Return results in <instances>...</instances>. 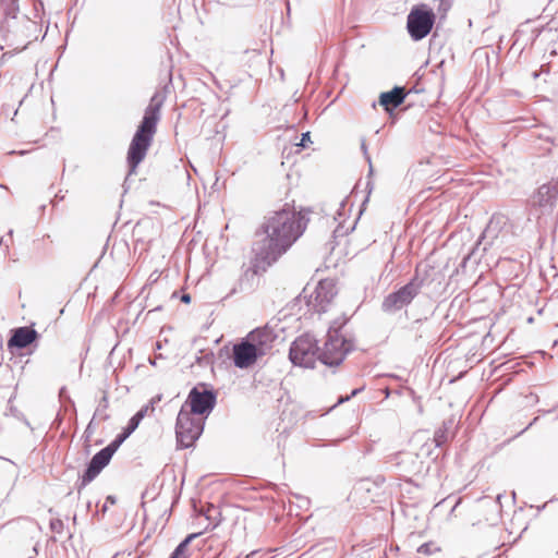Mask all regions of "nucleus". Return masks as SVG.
I'll return each mask as SVG.
<instances>
[{
    "instance_id": "obj_1",
    "label": "nucleus",
    "mask_w": 558,
    "mask_h": 558,
    "mask_svg": "<svg viewBox=\"0 0 558 558\" xmlns=\"http://www.w3.org/2000/svg\"><path fill=\"white\" fill-rule=\"evenodd\" d=\"M307 220L294 207L286 204L281 209L274 210L265 217L262 225V236L253 244L254 274L265 271L303 234Z\"/></svg>"
},
{
    "instance_id": "obj_2",
    "label": "nucleus",
    "mask_w": 558,
    "mask_h": 558,
    "mask_svg": "<svg viewBox=\"0 0 558 558\" xmlns=\"http://www.w3.org/2000/svg\"><path fill=\"white\" fill-rule=\"evenodd\" d=\"M349 317L341 316L330 324L324 347L319 352V361L324 365L338 366L349 353L355 350V337L347 327Z\"/></svg>"
},
{
    "instance_id": "obj_3",
    "label": "nucleus",
    "mask_w": 558,
    "mask_h": 558,
    "mask_svg": "<svg viewBox=\"0 0 558 558\" xmlns=\"http://www.w3.org/2000/svg\"><path fill=\"white\" fill-rule=\"evenodd\" d=\"M161 105L162 100L159 99L157 95L151 97L143 120L131 141L128 151V162L133 170L144 160L151 145L157 130V123L160 119Z\"/></svg>"
},
{
    "instance_id": "obj_4",
    "label": "nucleus",
    "mask_w": 558,
    "mask_h": 558,
    "mask_svg": "<svg viewBox=\"0 0 558 558\" xmlns=\"http://www.w3.org/2000/svg\"><path fill=\"white\" fill-rule=\"evenodd\" d=\"M205 417L190 413L185 409H180L177 423L175 436L177 442L181 448H190L199 438L204 430Z\"/></svg>"
},
{
    "instance_id": "obj_5",
    "label": "nucleus",
    "mask_w": 558,
    "mask_h": 558,
    "mask_svg": "<svg viewBox=\"0 0 558 558\" xmlns=\"http://www.w3.org/2000/svg\"><path fill=\"white\" fill-rule=\"evenodd\" d=\"M424 283L416 270L414 277L397 291L386 295L381 302V310L385 313L393 314L411 304L415 296L420 293Z\"/></svg>"
},
{
    "instance_id": "obj_6",
    "label": "nucleus",
    "mask_w": 558,
    "mask_h": 558,
    "mask_svg": "<svg viewBox=\"0 0 558 558\" xmlns=\"http://www.w3.org/2000/svg\"><path fill=\"white\" fill-rule=\"evenodd\" d=\"M319 352L316 339L305 333L291 343L289 359L295 366L313 368L316 361L319 360Z\"/></svg>"
},
{
    "instance_id": "obj_7",
    "label": "nucleus",
    "mask_w": 558,
    "mask_h": 558,
    "mask_svg": "<svg viewBox=\"0 0 558 558\" xmlns=\"http://www.w3.org/2000/svg\"><path fill=\"white\" fill-rule=\"evenodd\" d=\"M435 15L425 5L414 8L408 15L407 27L411 37L415 40L426 37L433 28Z\"/></svg>"
},
{
    "instance_id": "obj_8",
    "label": "nucleus",
    "mask_w": 558,
    "mask_h": 558,
    "mask_svg": "<svg viewBox=\"0 0 558 558\" xmlns=\"http://www.w3.org/2000/svg\"><path fill=\"white\" fill-rule=\"evenodd\" d=\"M216 404V395L213 390L198 389L194 387L189 392L186 401L182 404V409L187 410L201 417L207 418Z\"/></svg>"
},
{
    "instance_id": "obj_9",
    "label": "nucleus",
    "mask_w": 558,
    "mask_h": 558,
    "mask_svg": "<svg viewBox=\"0 0 558 558\" xmlns=\"http://www.w3.org/2000/svg\"><path fill=\"white\" fill-rule=\"evenodd\" d=\"M337 293L336 283L332 279L320 280L314 293L310 296L308 306L319 314L325 313Z\"/></svg>"
},
{
    "instance_id": "obj_10",
    "label": "nucleus",
    "mask_w": 558,
    "mask_h": 558,
    "mask_svg": "<svg viewBox=\"0 0 558 558\" xmlns=\"http://www.w3.org/2000/svg\"><path fill=\"white\" fill-rule=\"evenodd\" d=\"M259 356L262 355L247 339L233 347V362L238 368H248Z\"/></svg>"
},
{
    "instance_id": "obj_11",
    "label": "nucleus",
    "mask_w": 558,
    "mask_h": 558,
    "mask_svg": "<svg viewBox=\"0 0 558 558\" xmlns=\"http://www.w3.org/2000/svg\"><path fill=\"white\" fill-rule=\"evenodd\" d=\"M262 356L267 354L277 339L274 329L265 326L251 331L246 338Z\"/></svg>"
},
{
    "instance_id": "obj_12",
    "label": "nucleus",
    "mask_w": 558,
    "mask_h": 558,
    "mask_svg": "<svg viewBox=\"0 0 558 558\" xmlns=\"http://www.w3.org/2000/svg\"><path fill=\"white\" fill-rule=\"evenodd\" d=\"M111 458L109 452H104L102 450L98 451L89 461L82 478L81 485L78 487V492L94 481L98 474L109 464Z\"/></svg>"
},
{
    "instance_id": "obj_13",
    "label": "nucleus",
    "mask_w": 558,
    "mask_h": 558,
    "mask_svg": "<svg viewBox=\"0 0 558 558\" xmlns=\"http://www.w3.org/2000/svg\"><path fill=\"white\" fill-rule=\"evenodd\" d=\"M386 462L403 473H413L416 470V456L412 452L401 451L387 457Z\"/></svg>"
},
{
    "instance_id": "obj_14",
    "label": "nucleus",
    "mask_w": 558,
    "mask_h": 558,
    "mask_svg": "<svg viewBox=\"0 0 558 558\" xmlns=\"http://www.w3.org/2000/svg\"><path fill=\"white\" fill-rule=\"evenodd\" d=\"M38 337L37 331L32 327H19L12 330V336L8 341L9 348L25 349L32 344Z\"/></svg>"
},
{
    "instance_id": "obj_15",
    "label": "nucleus",
    "mask_w": 558,
    "mask_h": 558,
    "mask_svg": "<svg viewBox=\"0 0 558 558\" xmlns=\"http://www.w3.org/2000/svg\"><path fill=\"white\" fill-rule=\"evenodd\" d=\"M407 96L404 87L396 86L389 92H384L379 96V104L386 111H390L400 106Z\"/></svg>"
},
{
    "instance_id": "obj_16",
    "label": "nucleus",
    "mask_w": 558,
    "mask_h": 558,
    "mask_svg": "<svg viewBox=\"0 0 558 558\" xmlns=\"http://www.w3.org/2000/svg\"><path fill=\"white\" fill-rule=\"evenodd\" d=\"M473 59L475 61V66L480 70H492L498 64V54L494 50H488L486 48H481L474 51Z\"/></svg>"
},
{
    "instance_id": "obj_17",
    "label": "nucleus",
    "mask_w": 558,
    "mask_h": 558,
    "mask_svg": "<svg viewBox=\"0 0 558 558\" xmlns=\"http://www.w3.org/2000/svg\"><path fill=\"white\" fill-rule=\"evenodd\" d=\"M506 223L504 216H493L485 228L481 239L482 240H489L488 244L493 245L494 240L498 238V234L502 228V226Z\"/></svg>"
},
{
    "instance_id": "obj_18",
    "label": "nucleus",
    "mask_w": 558,
    "mask_h": 558,
    "mask_svg": "<svg viewBox=\"0 0 558 558\" xmlns=\"http://www.w3.org/2000/svg\"><path fill=\"white\" fill-rule=\"evenodd\" d=\"M198 536V533L190 534L185 539H183L172 551V555L178 558L186 557L185 551L187 549L189 544L192 539Z\"/></svg>"
},
{
    "instance_id": "obj_19",
    "label": "nucleus",
    "mask_w": 558,
    "mask_h": 558,
    "mask_svg": "<svg viewBox=\"0 0 558 558\" xmlns=\"http://www.w3.org/2000/svg\"><path fill=\"white\" fill-rule=\"evenodd\" d=\"M447 432H448V427L446 424H444V426L441 428H439L435 432L433 440H434L436 447H440L448 440Z\"/></svg>"
},
{
    "instance_id": "obj_20",
    "label": "nucleus",
    "mask_w": 558,
    "mask_h": 558,
    "mask_svg": "<svg viewBox=\"0 0 558 558\" xmlns=\"http://www.w3.org/2000/svg\"><path fill=\"white\" fill-rule=\"evenodd\" d=\"M149 410V405H145L136 414H134L131 418H130V422L132 423V426H136V428L138 427L141 421L145 417V415L147 414Z\"/></svg>"
},
{
    "instance_id": "obj_21",
    "label": "nucleus",
    "mask_w": 558,
    "mask_h": 558,
    "mask_svg": "<svg viewBox=\"0 0 558 558\" xmlns=\"http://www.w3.org/2000/svg\"><path fill=\"white\" fill-rule=\"evenodd\" d=\"M438 550H439V548L436 547L435 544H433V543H425L417 548L418 554H423V555H427V556L432 555L433 553L438 551Z\"/></svg>"
},
{
    "instance_id": "obj_22",
    "label": "nucleus",
    "mask_w": 558,
    "mask_h": 558,
    "mask_svg": "<svg viewBox=\"0 0 558 558\" xmlns=\"http://www.w3.org/2000/svg\"><path fill=\"white\" fill-rule=\"evenodd\" d=\"M121 441H119L117 438L112 440L107 447L102 448L101 450L104 452H109L110 458L114 454V452L118 450V448L121 446Z\"/></svg>"
},
{
    "instance_id": "obj_23",
    "label": "nucleus",
    "mask_w": 558,
    "mask_h": 558,
    "mask_svg": "<svg viewBox=\"0 0 558 558\" xmlns=\"http://www.w3.org/2000/svg\"><path fill=\"white\" fill-rule=\"evenodd\" d=\"M121 441H119L117 438L112 440L107 447L102 448L101 450L104 452H109L110 458L114 454V452L118 450V448L121 446Z\"/></svg>"
},
{
    "instance_id": "obj_24",
    "label": "nucleus",
    "mask_w": 558,
    "mask_h": 558,
    "mask_svg": "<svg viewBox=\"0 0 558 558\" xmlns=\"http://www.w3.org/2000/svg\"><path fill=\"white\" fill-rule=\"evenodd\" d=\"M308 142H311V133L310 132H305V133L302 134L301 141L296 145L301 146V147H306Z\"/></svg>"
},
{
    "instance_id": "obj_25",
    "label": "nucleus",
    "mask_w": 558,
    "mask_h": 558,
    "mask_svg": "<svg viewBox=\"0 0 558 558\" xmlns=\"http://www.w3.org/2000/svg\"><path fill=\"white\" fill-rule=\"evenodd\" d=\"M50 526H51L52 531H54L57 533H61V531L63 529V523L61 520H54V521H51Z\"/></svg>"
},
{
    "instance_id": "obj_26",
    "label": "nucleus",
    "mask_w": 558,
    "mask_h": 558,
    "mask_svg": "<svg viewBox=\"0 0 558 558\" xmlns=\"http://www.w3.org/2000/svg\"><path fill=\"white\" fill-rule=\"evenodd\" d=\"M361 148L363 150V154H364V157L366 159V161L368 162L369 165V171L372 172V162H371V156L368 155L367 153V147H366V143L365 141L363 140L362 143H361Z\"/></svg>"
},
{
    "instance_id": "obj_27",
    "label": "nucleus",
    "mask_w": 558,
    "mask_h": 558,
    "mask_svg": "<svg viewBox=\"0 0 558 558\" xmlns=\"http://www.w3.org/2000/svg\"><path fill=\"white\" fill-rule=\"evenodd\" d=\"M363 390V388H356V389H353L351 395L350 396H347V397H340L339 400H338V403H343L348 400H350V398L356 396L357 393H360L361 391Z\"/></svg>"
},
{
    "instance_id": "obj_28",
    "label": "nucleus",
    "mask_w": 558,
    "mask_h": 558,
    "mask_svg": "<svg viewBox=\"0 0 558 558\" xmlns=\"http://www.w3.org/2000/svg\"><path fill=\"white\" fill-rule=\"evenodd\" d=\"M135 429L136 426H132V423L129 421L128 426L123 433L126 435V437H129Z\"/></svg>"
},
{
    "instance_id": "obj_29",
    "label": "nucleus",
    "mask_w": 558,
    "mask_h": 558,
    "mask_svg": "<svg viewBox=\"0 0 558 558\" xmlns=\"http://www.w3.org/2000/svg\"><path fill=\"white\" fill-rule=\"evenodd\" d=\"M160 399H161V397H160V396H157V397H155V398H153V399H151L150 404H148V405H149V409H150L151 411H154V409H155V403H156V402H159V401H160Z\"/></svg>"
},
{
    "instance_id": "obj_30",
    "label": "nucleus",
    "mask_w": 558,
    "mask_h": 558,
    "mask_svg": "<svg viewBox=\"0 0 558 558\" xmlns=\"http://www.w3.org/2000/svg\"><path fill=\"white\" fill-rule=\"evenodd\" d=\"M213 512H217V509H216L214 506H211V507L208 509V511H207V513H206L207 519H209V520H210V519H214V514H213Z\"/></svg>"
},
{
    "instance_id": "obj_31",
    "label": "nucleus",
    "mask_w": 558,
    "mask_h": 558,
    "mask_svg": "<svg viewBox=\"0 0 558 558\" xmlns=\"http://www.w3.org/2000/svg\"><path fill=\"white\" fill-rule=\"evenodd\" d=\"M242 286H243V279H241L240 282H239V289L238 288H233L231 293H235L238 291H243V287Z\"/></svg>"
},
{
    "instance_id": "obj_32",
    "label": "nucleus",
    "mask_w": 558,
    "mask_h": 558,
    "mask_svg": "<svg viewBox=\"0 0 558 558\" xmlns=\"http://www.w3.org/2000/svg\"><path fill=\"white\" fill-rule=\"evenodd\" d=\"M181 301H182L183 303H190V302H191V295H190V294H183V295L181 296Z\"/></svg>"
},
{
    "instance_id": "obj_33",
    "label": "nucleus",
    "mask_w": 558,
    "mask_h": 558,
    "mask_svg": "<svg viewBox=\"0 0 558 558\" xmlns=\"http://www.w3.org/2000/svg\"><path fill=\"white\" fill-rule=\"evenodd\" d=\"M126 438H128V437H126V435H125L124 433H122V434H120V435H118V436H117V439H118L119 441H121V442H123Z\"/></svg>"
},
{
    "instance_id": "obj_34",
    "label": "nucleus",
    "mask_w": 558,
    "mask_h": 558,
    "mask_svg": "<svg viewBox=\"0 0 558 558\" xmlns=\"http://www.w3.org/2000/svg\"><path fill=\"white\" fill-rule=\"evenodd\" d=\"M107 501L110 502V504H114L116 502V498L113 496H108L107 497Z\"/></svg>"
},
{
    "instance_id": "obj_35",
    "label": "nucleus",
    "mask_w": 558,
    "mask_h": 558,
    "mask_svg": "<svg viewBox=\"0 0 558 558\" xmlns=\"http://www.w3.org/2000/svg\"><path fill=\"white\" fill-rule=\"evenodd\" d=\"M539 75V72H533V78L536 80Z\"/></svg>"
},
{
    "instance_id": "obj_36",
    "label": "nucleus",
    "mask_w": 558,
    "mask_h": 558,
    "mask_svg": "<svg viewBox=\"0 0 558 558\" xmlns=\"http://www.w3.org/2000/svg\"><path fill=\"white\" fill-rule=\"evenodd\" d=\"M283 78H284V72L280 71V80L283 81Z\"/></svg>"
},
{
    "instance_id": "obj_37",
    "label": "nucleus",
    "mask_w": 558,
    "mask_h": 558,
    "mask_svg": "<svg viewBox=\"0 0 558 558\" xmlns=\"http://www.w3.org/2000/svg\"><path fill=\"white\" fill-rule=\"evenodd\" d=\"M536 421H537V417H534L533 422H531L529 426L533 425Z\"/></svg>"
},
{
    "instance_id": "obj_38",
    "label": "nucleus",
    "mask_w": 558,
    "mask_h": 558,
    "mask_svg": "<svg viewBox=\"0 0 558 558\" xmlns=\"http://www.w3.org/2000/svg\"><path fill=\"white\" fill-rule=\"evenodd\" d=\"M150 364L151 365H156V359L155 360H150Z\"/></svg>"
},
{
    "instance_id": "obj_39",
    "label": "nucleus",
    "mask_w": 558,
    "mask_h": 558,
    "mask_svg": "<svg viewBox=\"0 0 558 558\" xmlns=\"http://www.w3.org/2000/svg\"><path fill=\"white\" fill-rule=\"evenodd\" d=\"M106 402H107V397H106V396H104V398H102V403H106Z\"/></svg>"
},
{
    "instance_id": "obj_40",
    "label": "nucleus",
    "mask_w": 558,
    "mask_h": 558,
    "mask_svg": "<svg viewBox=\"0 0 558 558\" xmlns=\"http://www.w3.org/2000/svg\"><path fill=\"white\" fill-rule=\"evenodd\" d=\"M169 558H178V557H174V555L171 554ZM183 558H187V557H183Z\"/></svg>"
}]
</instances>
